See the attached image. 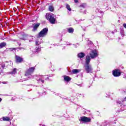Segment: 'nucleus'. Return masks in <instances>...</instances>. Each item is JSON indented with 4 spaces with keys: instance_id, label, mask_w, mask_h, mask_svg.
I'll use <instances>...</instances> for the list:
<instances>
[{
    "instance_id": "nucleus-1",
    "label": "nucleus",
    "mask_w": 126,
    "mask_h": 126,
    "mask_svg": "<svg viewBox=\"0 0 126 126\" xmlns=\"http://www.w3.org/2000/svg\"><path fill=\"white\" fill-rule=\"evenodd\" d=\"M90 63V56L87 55L86 58V64L84 65L85 68L87 73L92 72L93 70L92 66H91V65L89 64Z\"/></svg>"
},
{
    "instance_id": "nucleus-2",
    "label": "nucleus",
    "mask_w": 126,
    "mask_h": 126,
    "mask_svg": "<svg viewBox=\"0 0 126 126\" xmlns=\"http://www.w3.org/2000/svg\"><path fill=\"white\" fill-rule=\"evenodd\" d=\"M45 17L51 24H56L57 23V20L55 18V15L53 14L47 13L46 14Z\"/></svg>"
},
{
    "instance_id": "nucleus-3",
    "label": "nucleus",
    "mask_w": 126,
    "mask_h": 126,
    "mask_svg": "<svg viewBox=\"0 0 126 126\" xmlns=\"http://www.w3.org/2000/svg\"><path fill=\"white\" fill-rule=\"evenodd\" d=\"M48 31H49L48 28H44L39 32L38 37L40 38L41 37H45V36H47V34H48Z\"/></svg>"
},
{
    "instance_id": "nucleus-4",
    "label": "nucleus",
    "mask_w": 126,
    "mask_h": 126,
    "mask_svg": "<svg viewBox=\"0 0 126 126\" xmlns=\"http://www.w3.org/2000/svg\"><path fill=\"white\" fill-rule=\"evenodd\" d=\"M49 79V77L48 76H44V75H39L38 77L36 78L37 81L38 82H41L42 83H44L45 80H48Z\"/></svg>"
},
{
    "instance_id": "nucleus-5",
    "label": "nucleus",
    "mask_w": 126,
    "mask_h": 126,
    "mask_svg": "<svg viewBox=\"0 0 126 126\" xmlns=\"http://www.w3.org/2000/svg\"><path fill=\"white\" fill-rule=\"evenodd\" d=\"M90 60L91 59H95L98 57V53L96 50H93L90 53Z\"/></svg>"
},
{
    "instance_id": "nucleus-6",
    "label": "nucleus",
    "mask_w": 126,
    "mask_h": 126,
    "mask_svg": "<svg viewBox=\"0 0 126 126\" xmlns=\"http://www.w3.org/2000/svg\"><path fill=\"white\" fill-rule=\"evenodd\" d=\"M34 70H35V67H30L26 71V76H31V74L34 72Z\"/></svg>"
},
{
    "instance_id": "nucleus-7",
    "label": "nucleus",
    "mask_w": 126,
    "mask_h": 126,
    "mask_svg": "<svg viewBox=\"0 0 126 126\" xmlns=\"http://www.w3.org/2000/svg\"><path fill=\"white\" fill-rule=\"evenodd\" d=\"M80 121L81 122H83V123H90L91 122V118H88L85 116H83L80 118Z\"/></svg>"
},
{
    "instance_id": "nucleus-8",
    "label": "nucleus",
    "mask_w": 126,
    "mask_h": 126,
    "mask_svg": "<svg viewBox=\"0 0 126 126\" xmlns=\"http://www.w3.org/2000/svg\"><path fill=\"white\" fill-rule=\"evenodd\" d=\"M113 74L114 76L118 77L120 76L121 75V71H120V70H115L113 71Z\"/></svg>"
},
{
    "instance_id": "nucleus-9",
    "label": "nucleus",
    "mask_w": 126,
    "mask_h": 126,
    "mask_svg": "<svg viewBox=\"0 0 126 126\" xmlns=\"http://www.w3.org/2000/svg\"><path fill=\"white\" fill-rule=\"evenodd\" d=\"M15 59L17 63H20L23 61V59L17 55H16Z\"/></svg>"
},
{
    "instance_id": "nucleus-10",
    "label": "nucleus",
    "mask_w": 126,
    "mask_h": 126,
    "mask_svg": "<svg viewBox=\"0 0 126 126\" xmlns=\"http://www.w3.org/2000/svg\"><path fill=\"white\" fill-rule=\"evenodd\" d=\"M84 57H85V54H84V53L81 52L78 54V57H79L80 59L84 58Z\"/></svg>"
},
{
    "instance_id": "nucleus-11",
    "label": "nucleus",
    "mask_w": 126,
    "mask_h": 126,
    "mask_svg": "<svg viewBox=\"0 0 126 126\" xmlns=\"http://www.w3.org/2000/svg\"><path fill=\"white\" fill-rule=\"evenodd\" d=\"M64 80H65V81H67V82H68L70 81V80H71V78L67 76H64Z\"/></svg>"
},
{
    "instance_id": "nucleus-12",
    "label": "nucleus",
    "mask_w": 126,
    "mask_h": 126,
    "mask_svg": "<svg viewBox=\"0 0 126 126\" xmlns=\"http://www.w3.org/2000/svg\"><path fill=\"white\" fill-rule=\"evenodd\" d=\"M39 26H40V24L39 23L36 24L33 27V31H36V30L38 29V27H39Z\"/></svg>"
},
{
    "instance_id": "nucleus-13",
    "label": "nucleus",
    "mask_w": 126,
    "mask_h": 126,
    "mask_svg": "<svg viewBox=\"0 0 126 126\" xmlns=\"http://www.w3.org/2000/svg\"><path fill=\"white\" fill-rule=\"evenodd\" d=\"M6 46V43L2 42L0 44V49H2V48H4V47Z\"/></svg>"
},
{
    "instance_id": "nucleus-14",
    "label": "nucleus",
    "mask_w": 126,
    "mask_h": 126,
    "mask_svg": "<svg viewBox=\"0 0 126 126\" xmlns=\"http://www.w3.org/2000/svg\"><path fill=\"white\" fill-rule=\"evenodd\" d=\"M48 9H49V11H51V12H53V11H54V10H55V9L53 5L49 6Z\"/></svg>"
},
{
    "instance_id": "nucleus-15",
    "label": "nucleus",
    "mask_w": 126,
    "mask_h": 126,
    "mask_svg": "<svg viewBox=\"0 0 126 126\" xmlns=\"http://www.w3.org/2000/svg\"><path fill=\"white\" fill-rule=\"evenodd\" d=\"M79 72V70L77 69H75L72 70V73L73 74H76V73H78Z\"/></svg>"
},
{
    "instance_id": "nucleus-16",
    "label": "nucleus",
    "mask_w": 126,
    "mask_h": 126,
    "mask_svg": "<svg viewBox=\"0 0 126 126\" xmlns=\"http://www.w3.org/2000/svg\"><path fill=\"white\" fill-rule=\"evenodd\" d=\"M3 121H6V122H9V121H10V118L7 117H3Z\"/></svg>"
},
{
    "instance_id": "nucleus-17",
    "label": "nucleus",
    "mask_w": 126,
    "mask_h": 126,
    "mask_svg": "<svg viewBox=\"0 0 126 126\" xmlns=\"http://www.w3.org/2000/svg\"><path fill=\"white\" fill-rule=\"evenodd\" d=\"M73 31H74V30H73V29H72V28H69L68 29V32L69 33H72V32H73Z\"/></svg>"
},
{
    "instance_id": "nucleus-18",
    "label": "nucleus",
    "mask_w": 126,
    "mask_h": 126,
    "mask_svg": "<svg viewBox=\"0 0 126 126\" xmlns=\"http://www.w3.org/2000/svg\"><path fill=\"white\" fill-rule=\"evenodd\" d=\"M35 53H38V52H40V51H41V48L36 46L35 48Z\"/></svg>"
},
{
    "instance_id": "nucleus-19",
    "label": "nucleus",
    "mask_w": 126,
    "mask_h": 126,
    "mask_svg": "<svg viewBox=\"0 0 126 126\" xmlns=\"http://www.w3.org/2000/svg\"><path fill=\"white\" fill-rule=\"evenodd\" d=\"M66 8L69 10V11H71V8H70V6L68 4H66Z\"/></svg>"
},
{
    "instance_id": "nucleus-20",
    "label": "nucleus",
    "mask_w": 126,
    "mask_h": 126,
    "mask_svg": "<svg viewBox=\"0 0 126 126\" xmlns=\"http://www.w3.org/2000/svg\"><path fill=\"white\" fill-rule=\"evenodd\" d=\"M0 67H1L2 69L5 67V64L4 63H3L1 65H0V68H1Z\"/></svg>"
},
{
    "instance_id": "nucleus-21",
    "label": "nucleus",
    "mask_w": 126,
    "mask_h": 126,
    "mask_svg": "<svg viewBox=\"0 0 126 126\" xmlns=\"http://www.w3.org/2000/svg\"><path fill=\"white\" fill-rule=\"evenodd\" d=\"M11 73L12 74H15L16 73V68H14Z\"/></svg>"
},
{
    "instance_id": "nucleus-22",
    "label": "nucleus",
    "mask_w": 126,
    "mask_h": 126,
    "mask_svg": "<svg viewBox=\"0 0 126 126\" xmlns=\"http://www.w3.org/2000/svg\"><path fill=\"white\" fill-rule=\"evenodd\" d=\"M40 43V42L39 43V41H38V40H36V41H35V44H36L37 46L39 45Z\"/></svg>"
},
{
    "instance_id": "nucleus-23",
    "label": "nucleus",
    "mask_w": 126,
    "mask_h": 126,
    "mask_svg": "<svg viewBox=\"0 0 126 126\" xmlns=\"http://www.w3.org/2000/svg\"><path fill=\"white\" fill-rule=\"evenodd\" d=\"M80 6H81V7H85V6H86V4H83L81 5Z\"/></svg>"
},
{
    "instance_id": "nucleus-24",
    "label": "nucleus",
    "mask_w": 126,
    "mask_h": 126,
    "mask_svg": "<svg viewBox=\"0 0 126 126\" xmlns=\"http://www.w3.org/2000/svg\"><path fill=\"white\" fill-rule=\"evenodd\" d=\"M123 26H124V27L126 29V24H123Z\"/></svg>"
},
{
    "instance_id": "nucleus-25",
    "label": "nucleus",
    "mask_w": 126,
    "mask_h": 126,
    "mask_svg": "<svg viewBox=\"0 0 126 126\" xmlns=\"http://www.w3.org/2000/svg\"><path fill=\"white\" fill-rule=\"evenodd\" d=\"M124 101H126V97L124 99V100H122V102H124Z\"/></svg>"
},
{
    "instance_id": "nucleus-26",
    "label": "nucleus",
    "mask_w": 126,
    "mask_h": 126,
    "mask_svg": "<svg viewBox=\"0 0 126 126\" xmlns=\"http://www.w3.org/2000/svg\"><path fill=\"white\" fill-rule=\"evenodd\" d=\"M117 103H118V104H121V101H119L117 102Z\"/></svg>"
},
{
    "instance_id": "nucleus-27",
    "label": "nucleus",
    "mask_w": 126,
    "mask_h": 126,
    "mask_svg": "<svg viewBox=\"0 0 126 126\" xmlns=\"http://www.w3.org/2000/svg\"><path fill=\"white\" fill-rule=\"evenodd\" d=\"M75 2H77L78 1V0H74Z\"/></svg>"
},
{
    "instance_id": "nucleus-28",
    "label": "nucleus",
    "mask_w": 126,
    "mask_h": 126,
    "mask_svg": "<svg viewBox=\"0 0 126 126\" xmlns=\"http://www.w3.org/2000/svg\"><path fill=\"white\" fill-rule=\"evenodd\" d=\"M1 101H2V99H1V98L0 97V102Z\"/></svg>"
},
{
    "instance_id": "nucleus-29",
    "label": "nucleus",
    "mask_w": 126,
    "mask_h": 126,
    "mask_svg": "<svg viewBox=\"0 0 126 126\" xmlns=\"http://www.w3.org/2000/svg\"><path fill=\"white\" fill-rule=\"evenodd\" d=\"M35 76H38V75H36Z\"/></svg>"
}]
</instances>
